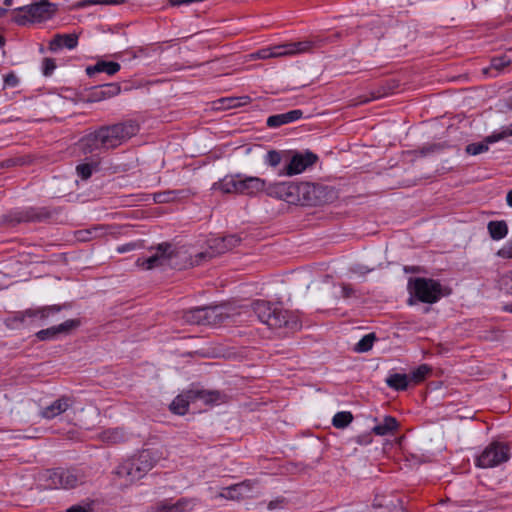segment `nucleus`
<instances>
[{
    "label": "nucleus",
    "mask_w": 512,
    "mask_h": 512,
    "mask_svg": "<svg viewBox=\"0 0 512 512\" xmlns=\"http://www.w3.org/2000/svg\"><path fill=\"white\" fill-rule=\"evenodd\" d=\"M116 476L124 485H130L133 482L144 477L135 462L129 458L121 463L116 470Z\"/></svg>",
    "instance_id": "dca6fc26"
},
{
    "label": "nucleus",
    "mask_w": 512,
    "mask_h": 512,
    "mask_svg": "<svg viewBox=\"0 0 512 512\" xmlns=\"http://www.w3.org/2000/svg\"><path fill=\"white\" fill-rule=\"evenodd\" d=\"M139 126L135 121H126L113 125L102 126L79 141V147L84 154L102 153L114 149L136 135Z\"/></svg>",
    "instance_id": "f03ea898"
},
{
    "label": "nucleus",
    "mask_w": 512,
    "mask_h": 512,
    "mask_svg": "<svg viewBox=\"0 0 512 512\" xmlns=\"http://www.w3.org/2000/svg\"><path fill=\"white\" fill-rule=\"evenodd\" d=\"M134 247H135V245H134V244H132V243H128V244H124V245H122V246H119V247L117 248V251H118L119 253H125V252H128V251L133 250V249H134Z\"/></svg>",
    "instance_id": "de8ad7c7"
},
{
    "label": "nucleus",
    "mask_w": 512,
    "mask_h": 512,
    "mask_svg": "<svg viewBox=\"0 0 512 512\" xmlns=\"http://www.w3.org/2000/svg\"><path fill=\"white\" fill-rule=\"evenodd\" d=\"M254 482L245 480L241 483L225 487L219 493V496L228 500H241L250 497Z\"/></svg>",
    "instance_id": "f3484780"
},
{
    "label": "nucleus",
    "mask_w": 512,
    "mask_h": 512,
    "mask_svg": "<svg viewBox=\"0 0 512 512\" xmlns=\"http://www.w3.org/2000/svg\"><path fill=\"white\" fill-rule=\"evenodd\" d=\"M398 428V422L396 418L392 416H386L382 423L374 426L372 432L379 436L388 435Z\"/></svg>",
    "instance_id": "c756f323"
},
{
    "label": "nucleus",
    "mask_w": 512,
    "mask_h": 512,
    "mask_svg": "<svg viewBox=\"0 0 512 512\" xmlns=\"http://www.w3.org/2000/svg\"><path fill=\"white\" fill-rule=\"evenodd\" d=\"M289 323H290V322L285 321V322H284V326H288V325H289Z\"/></svg>",
    "instance_id": "680f3d73"
},
{
    "label": "nucleus",
    "mask_w": 512,
    "mask_h": 512,
    "mask_svg": "<svg viewBox=\"0 0 512 512\" xmlns=\"http://www.w3.org/2000/svg\"><path fill=\"white\" fill-rule=\"evenodd\" d=\"M502 310L508 313H512V302L507 303L502 307Z\"/></svg>",
    "instance_id": "4d7b16f0"
},
{
    "label": "nucleus",
    "mask_w": 512,
    "mask_h": 512,
    "mask_svg": "<svg viewBox=\"0 0 512 512\" xmlns=\"http://www.w3.org/2000/svg\"><path fill=\"white\" fill-rule=\"evenodd\" d=\"M487 229L490 237L495 241L504 239L508 234V225L504 220L490 221Z\"/></svg>",
    "instance_id": "c85d7f7f"
},
{
    "label": "nucleus",
    "mask_w": 512,
    "mask_h": 512,
    "mask_svg": "<svg viewBox=\"0 0 512 512\" xmlns=\"http://www.w3.org/2000/svg\"><path fill=\"white\" fill-rule=\"evenodd\" d=\"M508 459V448L500 443H492L477 457L476 465L481 468H492Z\"/></svg>",
    "instance_id": "1a4fd4ad"
},
{
    "label": "nucleus",
    "mask_w": 512,
    "mask_h": 512,
    "mask_svg": "<svg viewBox=\"0 0 512 512\" xmlns=\"http://www.w3.org/2000/svg\"><path fill=\"white\" fill-rule=\"evenodd\" d=\"M497 256L504 259H512V239L498 250Z\"/></svg>",
    "instance_id": "37998d69"
},
{
    "label": "nucleus",
    "mask_w": 512,
    "mask_h": 512,
    "mask_svg": "<svg viewBox=\"0 0 512 512\" xmlns=\"http://www.w3.org/2000/svg\"><path fill=\"white\" fill-rule=\"evenodd\" d=\"M506 202L509 207L512 208V190L507 193Z\"/></svg>",
    "instance_id": "6e6d98bb"
},
{
    "label": "nucleus",
    "mask_w": 512,
    "mask_h": 512,
    "mask_svg": "<svg viewBox=\"0 0 512 512\" xmlns=\"http://www.w3.org/2000/svg\"><path fill=\"white\" fill-rule=\"evenodd\" d=\"M384 95H385L384 93H380V92L372 93V97H371V98H369V99H365V100H362L361 102L365 103V102H368V101H371V100L380 99V98H382Z\"/></svg>",
    "instance_id": "864d4df0"
},
{
    "label": "nucleus",
    "mask_w": 512,
    "mask_h": 512,
    "mask_svg": "<svg viewBox=\"0 0 512 512\" xmlns=\"http://www.w3.org/2000/svg\"><path fill=\"white\" fill-rule=\"evenodd\" d=\"M195 507L194 499L181 498L175 503L168 500L159 502L155 506V512H190Z\"/></svg>",
    "instance_id": "aec40b11"
},
{
    "label": "nucleus",
    "mask_w": 512,
    "mask_h": 512,
    "mask_svg": "<svg viewBox=\"0 0 512 512\" xmlns=\"http://www.w3.org/2000/svg\"><path fill=\"white\" fill-rule=\"evenodd\" d=\"M501 285L510 293H512V271L507 272L501 278Z\"/></svg>",
    "instance_id": "c03bdc74"
},
{
    "label": "nucleus",
    "mask_w": 512,
    "mask_h": 512,
    "mask_svg": "<svg viewBox=\"0 0 512 512\" xmlns=\"http://www.w3.org/2000/svg\"><path fill=\"white\" fill-rule=\"evenodd\" d=\"M245 314L248 317L255 316L257 320H280L285 318L281 310L274 304L265 300H255L251 303L250 307L245 308L243 312L238 315Z\"/></svg>",
    "instance_id": "9d476101"
},
{
    "label": "nucleus",
    "mask_w": 512,
    "mask_h": 512,
    "mask_svg": "<svg viewBox=\"0 0 512 512\" xmlns=\"http://www.w3.org/2000/svg\"><path fill=\"white\" fill-rule=\"evenodd\" d=\"M353 421V415L349 411H341L334 415L332 424L335 428H346Z\"/></svg>",
    "instance_id": "f704fd0d"
},
{
    "label": "nucleus",
    "mask_w": 512,
    "mask_h": 512,
    "mask_svg": "<svg viewBox=\"0 0 512 512\" xmlns=\"http://www.w3.org/2000/svg\"><path fill=\"white\" fill-rule=\"evenodd\" d=\"M288 163L279 172L280 176H294L304 172L318 160V156L311 151L295 152L288 159Z\"/></svg>",
    "instance_id": "6e6552de"
},
{
    "label": "nucleus",
    "mask_w": 512,
    "mask_h": 512,
    "mask_svg": "<svg viewBox=\"0 0 512 512\" xmlns=\"http://www.w3.org/2000/svg\"><path fill=\"white\" fill-rule=\"evenodd\" d=\"M6 12V9L0 7V17L4 16Z\"/></svg>",
    "instance_id": "052dcab7"
},
{
    "label": "nucleus",
    "mask_w": 512,
    "mask_h": 512,
    "mask_svg": "<svg viewBox=\"0 0 512 512\" xmlns=\"http://www.w3.org/2000/svg\"><path fill=\"white\" fill-rule=\"evenodd\" d=\"M5 46V38L0 35V48L3 49Z\"/></svg>",
    "instance_id": "13d9d810"
},
{
    "label": "nucleus",
    "mask_w": 512,
    "mask_h": 512,
    "mask_svg": "<svg viewBox=\"0 0 512 512\" xmlns=\"http://www.w3.org/2000/svg\"><path fill=\"white\" fill-rule=\"evenodd\" d=\"M486 340L489 341H495L500 338V332L499 331H491L488 335L484 336Z\"/></svg>",
    "instance_id": "8fccbe9b"
},
{
    "label": "nucleus",
    "mask_w": 512,
    "mask_h": 512,
    "mask_svg": "<svg viewBox=\"0 0 512 512\" xmlns=\"http://www.w3.org/2000/svg\"><path fill=\"white\" fill-rule=\"evenodd\" d=\"M169 4L174 7H178L181 5H189L191 4V0H169Z\"/></svg>",
    "instance_id": "09e8293b"
},
{
    "label": "nucleus",
    "mask_w": 512,
    "mask_h": 512,
    "mask_svg": "<svg viewBox=\"0 0 512 512\" xmlns=\"http://www.w3.org/2000/svg\"><path fill=\"white\" fill-rule=\"evenodd\" d=\"M50 217V212L46 208L26 207L16 209L11 213V220L17 223L21 222H41Z\"/></svg>",
    "instance_id": "ddd939ff"
},
{
    "label": "nucleus",
    "mask_w": 512,
    "mask_h": 512,
    "mask_svg": "<svg viewBox=\"0 0 512 512\" xmlns=\"http://www.w3.org/2000/svg\"><path fill=\"white\" fill-rule=\"evenodd\" d=\"M240 239L235 235L226 237H213L208 240V248L204 251L198 252L190 256L188 262L183 265H178L175 259L179 256V252L173 249L169 243H161L156 248L153 255L143 260L141 265L146 269H153L157 267H170L175 269H182L187 266H198L206 261L223 254L232 249Z\"/></svg>",
    "instance_id": "f257e3e1"
},
{
    "label": "nucleus",
    "mask_w": 512,
    "mask_h": 512,
    "mask_svg": "<svg viewBox=\"0 0 512 512\" xmlns=\"http://www.w3.org/2000/svg\"><path fill=\"white\" fill-rule=\"evenodd\" d=\"M121 66L118 62L99 60L94 65L86 68V73L89 77H93L98 73H106L109 76L115 75L119 72Z\"/></svg>",
    "instance_id": "393cba45"
},
{
    "label": "nucleus",
    "mask_w": 512,
    "mask_h": 512,
    "mask_svg": "<svg viewBox=\"0 0 512 512\" xmlns=\"http://www.w3.org/2000/svg\"><path fill=\"white\" fill-rule=\"evenodd\" d=\"M79 324L80 322H62L58 325L38 331L36 336L41 341L58 339L76 330Z\"/></svg>",
    "instance_id": "2eb2a0df"
},
{
    "label": "nucleus",
    "mask_w": 512,
    "mask_h": 512,
    "mask_svg": "<svg viewBox=\"0 0 512 512\" xmlns=\"http://www.w3.org/2000/svg\"><path fill=\"white\" fill-rule=\"evenodd\" d=\"M87 475L82 469H54L47 473V486L54 489H72L76 486L83 484L86 481Z\"/></svg>",
    "instance_id": "423d86ee"
},
{
    "label": "nucleus",
    "mask_w": 512,
    "mask_h": 512,
    "mask_svg": "<svg viewBox=\"0 0 512 512\" xmlns=\"http://www.w3.org/2000/svg\"><path fill=\"white\" fill-rule=\"evenodd\" d=\"M140 472L145 476L156 464L158 457L156 453L151 449L141 451L138 455L131 457Z\"/></svg>",
    "instance_id": "5701e85b"
},
{
    "label": "nucleus",
    "mask_w": 512,
    "mask_h": 512,
    "mask_svg": "<svg viewBox=\"0 0 512 512\" xmlns=\"http://www.w3.org/2000/svg\"><path fill=\"white\" fill-rule=\"evenodd\" d=\"M78 45V35L72 34H55L49 42V51L56 53L63 48L73 50Z\"/></svg>",
    "instance_id": "412c9836"
},
{
    "label": "nucleus",
    "mask_w": 512,
    "mask_h": 512,
    "mask_svg": "<svg viewBox=\"0 0 512 512\" xmlns=\"http://www.w3.org/2000/svg\"><path fill=\"white\" fill-rule=\"evenodd\" d=\"M188 398H190L192 402L200 400L205 404H213L221 399V394L218 391L190 389L188 390Z\"/></svg>",
    "instance_id": "bb28decb"
},
{
    "label": "nucleus",
    "mask_w": 512,
    "mask_h": 512,
    "mask_svg": "<svg viewBox=\"0 0 512 512\" xmlns=\"http://www.w3.org/2000/svg\"><path fill=\"white\" fill-rule=\"evenodd\" d=\"M302 117L303 111L301 109H294L285 113L274 114L269 116L266 120V125L268 128L276 129L283 125L298 121Z\"/></svg>",
    "instance_id": "6ab92c4d"
},
{
    "label": "nucleus",
    "mask_w": 512,
    "mask_h": 512,
    "mask_svg": "<svg viewBox=\"0 0 512 512\" xmlns=\"http://www.w3.org/2000/svg\"><path fill=\"white\" fill-rule=\"evenodd\" d=\"M182 191H165V192H159L154 194V200L157 203H167L170 201L175 200L179 194H181Z\"/></svg>",
    "instance_id": "4c0bfd02"
},
{
    "label": "nucleus",
    "mask_w": 512,
    "mask_h": 512,
    "mask_svg": "<svg viewBox=\"0 0 512 512\" xmlns=\"http://www.w3.org/2000/svg\"><path fill=\"white\" fill-rule=\"evenodd\" d=\"M431 371V368L427 364H422L412 371L409 379L415 384H418L422 382L431 373Z\"/></svg>",
    "instance_id": "c9c22d12"
},
{
    "label": "nucleus",
    "mask_w": 512,
    "mask_h": 512,
    "mask_svg": "<svg viewBox=\"0 0 512 512\" xmlns=\"http://www.w3.org/2000/svg\"><path fill=\"white\" fill-rule=\"evenodd\" d=\"M316 187L306 182H280L271 184L266 188L268 196L283 200L289 204L312 205L311 193H315Z\"/></svg>",
    "instance_id": "7ed1b4c3"
},
{
    "label": "nucleus",
    "mask_w": 512,
    "mask_h": 512,
    "mask_svg": "<svg viewBox=\"0 0 512 512\" xmlns=\"http://www.w3.org/2000/svg\"><path fill=\"white\" fill-rule=\"evenodd\" d=\"M70 309L69 304L63 305H49L43 307L29 308L23 312L22 318H31L35 320H48L49 318H57L59 316L66 318L67 314L64 313ZM13 320H19L14 318Z\"/></svg>",
    "instance_id": "9b49d317"
},
{
    "label": "nucleus",
    "mask_w": 512,
    "mask_h": 512,
    "mask_svg": "<svg viewBox=\"0 0 512 512\" xmlns=\"http://www.w3.org/2000/svg\"><path fill=\"white\" fill-rule=\"evenodd\" d=\"M56 69L55 60L52 58H44L42 62V73L44 76H51Z\"/></svg>",
    "instance_id": "ea45409f"
},
{
    "label": "nucleus",
    "mask_w": 512,
    "mask_h": 512,
    "mask_svg": "<svg viewBox=\"0 0 512 512\" xmlns=\"http://www.w3.org/2000/svg\"><path fill=\"white\" fill-rule=\"evenodd\" d=\"M66 512H92V509H88L86 507H83L81 505H74L67 509Z\"/></svg>",
    "instance_id": "49530a36"
},
{
    "label": "nucleus",
    "mask_w": 512,
    "mask_h": 512,
    "mask_svg": "<svg viewBox=\"0 0 512 512\" xmlns=\"http://www.w3.org/2000/svg\"><path fill=\"white\" fill-rule=\"evenodd\" d=\"M509 135H511V133H508L507 131L494 132L491 135L487 136L484 140L489 145V144L496 143L500 140H503Z\"/></svg>",
    "instance_id": "a19ab883"
},
{
    "label": "nucleus",
    "mask_w": 512,
    "mask_h": 512,
    "mask_svg": "<svg viewBox=\"0 0 512 512\" xmlns=\"http://www.w3.org/2000/svg\"><path fill=\"white\" fill-rule=\"evenodd\" d=\"M283 501H284L283 499H276V500L270 501L268 504V509L273 510L277 507H280L281 504L283 503Z\"/></svg>",
    "instance_id": "3c124183"
},
{
    "label": "nucleus",
    "mask_w": 512,
    "mask_h": 512,
    "mask_svg": "<svg viewBox=\"0 0 512 512\" xmlns=\"http://www.w3.org/2000/svg\"><path fill=\"white\" fill-rule=\"evenodd\" d=\"M92 156L86 158L84 162L76 166L77 176L82 180H88L94 172L100 168V158L98 153H91Z\"/></svg>",
    "instance_id": "4be33fe9"
},
{
    "label": "nucleus",
    "mask_w": 512,
    "mask_h": 512,
    "mask_svg": "<svg viewBox=\"0 0 512 512\" xmlns=\"http://www.w3.org/2000/svg\"><path fill=\"white\" fill-rule=\"evenodd\" d=\"M224 306H205V307H196L189 310L184 318L185 320H190L193 318L195 320H209L210 318H214L213 320H226L229 315L224 313Z\"/></svg>",
    "instance_id": "f8f14e48"
},
{
    "label": "nucleus",
    "mask_w": 512,
    "mask_h": 512,
    "mask_svg": "<svg viewBox=\"0 0 512 512\" xmlns=\"http://www.w3.org/2000/svg\"><path fill=\"white\" fill-rule=\"evenodd\" d=\"M121 87L118 83H109L96 86L90 93L91 101L98 102L118 95Z\"/></svg>",
    "instance_id": "b1692460"
},
{
    "label": "nucleus",
    "mask_w": 512,
    "mask_h": 512,
    "mask_svg": "<svg viewBox=\"0 0 512 512\" xmlns=\"http://www.w3.org/2000/svg\"><path fill=\"white\" fill-rule=\"evenodd\" d=\"M123 3H125V0H81L78 6L88 7L92 5H120Z\"/></svg>",
    "instance_id": "58836bf2"
},
{
    "label": "nucleus",
    "mask_w": 512,
    "mask_h": 512,
    "mask_svg": "<svg viewBox=\"0 0 512 512\" xmlns=\"http://www.w3.org/2000/svg\"><path fill=\"white\" fill-rule=\"evenodd\" d=\"M98 438L106 444H119L127 440V433L123 428H109L99 433Z\"/></svg>",
    "instance_id": "a878e982"
},
{
    "label": "nucleus",
    "mask_w": 512,
    "mask_h": 512,
    "mask_svg": "<svg viewBox=\"0 0 512 512\" xmlns=\"http://www.w3.org/2000/svg\"><path fill=\"white\" fill-rule=\"evenodd\" d=\"M19 84V79L14 72H9L4 76V86L8 88H15Z\"/></svg>",
    "instance_id": "79ce46f5"
},
{
    "label": "nucleus",
    "mask_w": 512,
    "mask_h": 512,
    "mask_svg": "<svg viewBox=\"0 0 512 512\" xmlns=\"http://www.w3.org/2000/svg\"><path fill=\"white\" fill-rule=\"evenodd\" d=\"M56 5L49 0H41L13 9L12 21L19 26H27L50 20L56 13Z\"/></svg>",
    "instance_id": "20e7f679"
},
{
    "label": "nucleus",
    "mask_w": 512,
    "mask_h": 512,
    "mask_svg": "<svg viewBox=\"0 0 512 512\" xmlns=\"http://www.w3.org/2000/svg\"><path fill=\"white\" fill-rule=\"evenodd\" d=\"M488 150L489 146L485 140L478 143L468 144L465 148L466 153L473 156L482 154L484 152H487Z\"/></svg>",
    "instance_id": "e433bc0d"
},
{
    "label": "nucleus",
    "mask_w": 512,
    "mask_h": 512,
    "mask_svg": "<svg viewBox=\"0 0 512 512\" xmlns=\"http://www.w3.org/2000/svg\"><path fill=\"white\" fill-rule=\"evenodd\" d=\"M238 174L226 175L224 178L215 182L212 186L214 190H220L224 194H238Z\"/></svg>",
    "instance_id": "cd10ccee"
},
{
    "label": "nucleus",
    "mask_w": 512,
    "mask_h": 512,
    "mask_svg": "<svg viewBox=\"0 0 512 512\" xmlns=\"http://www.w3.org/2000/svg\"><path fill=\"white\" fill-rule=\"evenodd\" d=\"M385 382L396 391H404L408 388L409 377L406 374L394 373L387 377Z\"/></svg>",
    "instance_id": "2f4dec72"
},
{
    "label": "nucleus",
    "mask_w": 512,
    "mask_h": 512,
    "mask_svg": "<svg viewBox=\"0 0 512 512\" xmlns=\"http://www.w3.org/2000/svg\"><path fill=\"white\" fill-rule=\"evenodd\" d=\"M377 339L374 332L369 333L362 337V339L355 345L354 351L357 353H365L372 349L375 340Z\"/></svg>",
    "instance_id": "72a5a7b5"
},
{
    "label": "nucleus",
    "mask_w": 512,
    "mask_h": 512,
    "mask_svg": "<svg viewBox=\"0 0 512 512\" xmlns=\"http://www.w3.org/2000/svg\"><path fill=\"white\" fill-rule=\"evenodd\" d=\"M408 289L412 297L423 303H435L443 296L441 284L429 278L410 279Z\"/></svg>",
    "instance_id": "39448f33"
},
{
    "label": "nucleus",
    "mask_w": 512,
    "mask_h": 512,
    "mask_svg": "<svg viewBox=\"0 0 512 512\" xmlns=\"http://www.w3.org/2000/svg\"><path fill=\"white\" fill-rule=\"evenodd\" d=\"M223 103H226V107L233 108L240 105L238 98H225L221 100Z\"/></svg>",
    "instance_id": "a18cd8bd"
},
{
    "label": "nucleus",
    "mask_w": 512,
    "mask_h": 512,
    "mask_svg": "<svg viewBox=\"0 0 512 512\" xmlns=\"http://www.w3.org/2000/svg\"><path fill=\"white\" fill-rule=\"evenodd\" d=\"M238 194L254 196L266 189L264 179L255 176L238 174Z\"/></svg>",
    "instance_id": "4468645a"
},
{
    "label": "nucleus",
    "mask_w": 512,
    "mask_h": 512,
    "mask_svg": "<svg viewBox=\"0 0 512 512\" xmlns=\"http://www.w3.org/2000/svg\"><path fill=\"white\" fill-rule=\"evenodd\" d=\"M5 6L10 7L13 4V0H3Z\"/></svg>",
    "instance_id": "bf43d9fd"
},
{
    "label": "nucleus",
    "mask_w": 512,
    "mask_h": 512,
    "mask_svg": "<svg viewBox=\"0 0 512 512\" xmlns=\"http://www.w3.org/2000/svg\"><path fill=\"white\" fill-rule=\"evenodd\" d=\"M341 289L344 297H349L352 294V289L347 285H343Z\"/></svg>",
    "instance_id": "5fc2aeb1"
},
{
    "label": "nucleus",
    "mask_w": 512,
    "mask_h": 512,
    "mask_svg": "<svg viewBox=\"0 0 512 512\" xmlns=\"http://www.w3.org/2000/svg\"><path fill=\"white\" fill-rule=\"evenodd\" d=\"M314 44L312 41H297L276 45L269 49L261 50L259 52L260 58H277L283 56H294L302 53L309 52L313 49Z\"/></svg>",
    "instance_id": "0eeeda50"
},
{
    "label": "nucleus",
    "mask_w": 512,
    "mask_h": 512,
    "mask_svg": "<svg viewBox=\"0 0 512 512\" xmlns=\"http://www.w3.org/2000/svg\"><path fill=\"white\" fill-rule=\"evenodd\" d=\"M369 270H365V271H360L362 274H365L366 272H368Z\"/></svg>",
    "instance_id": "e2e57ef3"
},
{
    "label": "nucleus",
    "mask_w": 512,
    "mask_h": 512,
    "mask_svg": "<svg viewBox=\"0 0 512 512\" xmlns=\"http://www.w3.org/2000/svg\"><path fill=\"white\" fill-rule=\"evenodd\" d=\"M505 65H506V63H504V62L502 61V59H496V58H494V59L492 60V66H493L494 68L498 69V70H499V69H501V68H503Z\"/></svg>",
    "instance_id": "603ef678"
},
{
    "label": "nucleus",
    "mask_w": 512,
    "mask_h": 512,
    "mask_svg": "<svg viewBox=\"0 0 512 512\" xmlns=\"http://www.w3.org/2000/svg\"><path fill=\"white\" fill-rule=\"evenodd\" d=\"M192 402L188 398V391L178 395L170 404V410L177 415H185L188 411L189 403Z\"/></svg>",
    "instance_id": "7c9ffc66"
},
{
    "label": "nucleus",
    "mask_w": 512,
    "mask_h": 512,
    "mask_svg": "<svg viewBox=\"0 0 512 512\" xmlns=\"http://www.w3.org/2000/svg\"><path fill=\"white\" fill-rule=\"evenodd\" d=\"M288 156V153L284 151L269 150L265 154L263 162L265 165L269 167L276 168L283 161L284 158L287 160Z\"/></svg>",
    "instance_id": "473e14b6"
},
{
    "label": "nucleus",
    "mask_w": 512,
    "mask_h": 512,
    "mask_svg": "<svg viewBox=\"0 0 512 512\" xmlns=\"http://www.w3.org/2000/svg\"><path fill=\"white\" fill-rule=\"evenodd\" d=\"M74 404V400L69 396H62L52 402L49 406L43 408L40 412L42 418L53 419L66 412Z\"/></svg>",
    "instance_id": "a211bd4d"
}]
</instances>
